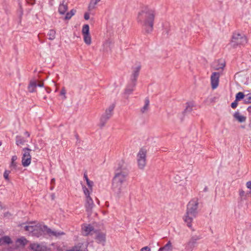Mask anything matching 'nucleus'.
I'll use <instances>...</instances> for the list:
<instances>
[{"instance_id":"nucleus-11","label":"nucleus","mask_w":251,"mask_h":251,"mask_svg":"<svg viewBox=\"0 0 251 251\" xmlns=\"http://www.w3.org/2000/svg\"><path fill=\"white\" fill-rule=\"evenodd\" d=\"M141 68V67L140 65H138L132 68V73L130 77V82L136 84V82L139 75Z\"/></svg>"},{"instance_id":"nucleus-4","label":"nucleus","mask_w":251,"mask_h":251,"mask_svg":"<svg viewBox=\"0 0 251 251\" xmlns=\"http://www.w3.org/2000/svg\"><path fill=\"white\" fill-rule=\"evenodd\" d=\"M25 229L37 237L41 236L43 232H47L50 236H54L57 237L59 235H63V232H57L52 231L50 229L48 228L46 226L37 225L35 226H25Z\"/></svg>"},{"instance_id":"nucleus-25","label":"nucleus","mask_w":251,"mask_h":251,"mask_svg":"<svg viewBox=\"0 0 251 251\" xmlns=\"http://www.w3.org/2000/svg\"><path fill=\"white\" fill-rule=\"evenodd\" d=\"M17 159V156L16 155H14L12 157L10 165V167L11 169H16L17 168V162H16Z\"/></svg>"},{"instance_id":"nucleus-16","label":"nucleus","mask_w":251,"mask_h":251,"mask_svg":"<svg viewBox=\"0 0 251 251\" xmlns=\"http://www.w3.org/2000/svg\"><path fill=\"white\" fill-rule=\"evenodd\" d=\"M234 118L238 122L242 123L246 122L247 118L246 116L242 115L239 111L235 112L233 115Z\"/></svg>"},{"instance_id":"nucleus-18","label":"nucleus","mask_w":251,"mask_h":251,"mask_svg":"<svg viewBox=\"0 0 251 251\" xmlns=\"http://www.w3.org/2000/svg\"><path fill=\"white\" fill-rule=\"evenodd\" d=\"M100 0H91L88 6L89 11H92L95 9L97 5Z\"/></svg>"},{"instance_id":"nucleus-2","label":"nucleus","mask_w":251,"mask_h":251,"mask_svg":"<svg viewBox=\"0 0 251 251\" xmlns=\"http://www.w3.org/2000/svg\"><path fill=\"white\" fill-rule=\"evenodd\" d=\"M127 175L126 171L122 170L116 173L112 179L111 189L114 195L118 198H121L124 195V183L126 181Z\"/></svg>"},{"instance_id":"nucleus-29","label":"nucleus","mask_w":251,"mask_h":251,"mask_svg":"<svg viewBox=\"0 0 251 251\" xmlns=\"http://www.w3.org/2000/svg\"><path fill=\"white\" fill-rule=\"evenodd\" d=\"M60 96L61 97V99L63 100H64L67 98L66 90L64 87H62L60 91Z\"/></svg>"},{"instance_id":"nucleus-27","label":"nucleus","mask_w":251,"mask_h":251,"mask_svg":"<svg viewBox=\"0 0 251 251\" xmlns=\"http://www.w3.org/2000/svg\"><path fill=\"white\" fill-rule=\"evenodd\" d=\"M82 34L85 35V34H90V30H89V26L88 25H84L82 29Z\"/></svg>"},{"instance_id":"nucleus-13","label":"nucleus","mask_w":251,"mask_h":251,"mask_svg":"<svg viewBox=\"0 0 251 251\" xmlns=\"http://www.w3.org/2000/svg\"><path fill=\"white\" fill-rule=\"evenodd\" d=\"M135 86L136 84L132 82H130V84L127 86L123 94L125 99L126 100L128 99L130 95L132 93Z\"/></svg>"},{"instance_id":"nucleus-30","label":"nucleus","mask_w":251,"mask_h":251,"mask_svg":"<svg viewBox=\"0 0 251 251\" xmlns=\"http://www.w3.org/2000/svg\"><path fill=\"white\" fill-rule=\"evenodd\" d=\"M245 95L242 92H238L236 95L235 97V100L236 101H239L241 100H243L245 99Z\"/></svg>"},{"instance_id":"nucleus-42","label":"nucleus","mask_w":251,"mask_h":251,"mask_svg":"<svg viewBox=\"0 0 251 251\" xmlns=\"http://www.w3.org/2000/svg\"><path fill=\"white\" fill-rule=\"evenodd\" d=\"M84 18L86 20H88L90 18L89 14L87 12L85 13L84 15Z\"/></svg>"},{"instance_id":"nucleus-1","label":"nucleus","mask_w":251,"mask_h":251,"mask_svg":"<svg viewBox=\"0 0 251 251\" xmlns=\"http://www.w3.org/2000/svg\"><path fill=\"white\" fill-rule=\"evenodd\" d=\"M155 15L154 9L145 7L138 13V22L142 24L146 31L149 32L152 29Z\"/></svg>"},{"instance_id":"nucleus-19","label":"nucleus","mask_w":251,"mask_h":251,"mask_svg":"<svg viewBox=\"0 0 251 251\" xmlns=\"http://www.w3.org/2000/svg\"><path fill=\"white\" fill-rule=\"evenodd\" d=\"M86 204L85 206L88 210H90L92 208L94 205V202L90 197V196H86Z\"/></svg>"},{"instance_id":"nucleus-26","label":"nucleus","mask_w":251,"mask_h":251,"mask_svg":"<svg viewBox=\"0 0 251 251\" xmlns=\"http://www.w3.org/2000/svg\"><path fill=\"white\" fill-rule=\"evenodd\" d=\"M195 106L194 103L192 102H189L186 103V106L185 109V112H191L193 108Z\"/></svg>"},{"instance_id":"nucleus-44","label":"nucleus","mask_w":251,"mask_h":251,"mask_svg":"<svg viewBox=\"0 0 251 251\" xmlns=\"http://www.w3.org/2000/svg\"><path fill=\"white\" fill-rule=\"evenodd\" d=\"M247 110H248V112L251 114V106H249Z\"/></svg>"},{"instance_id":"nucleus-34","label":"nucleus","mask_w":251,"mask_h":251,"mask_svg":"<svg viewBox=\"0 0 251 251\" xmlns=\"http://www.w3.org/2000/svg\"><path fill=\"white\" fill-rule=\"evenodd\" d=\"M244 102L247 103H251V93L245 95Z\"/></svg>"},{"instance_id":"nucleus-35","label":"nucleus","mask_w":251,"mask_h":251,"mask_svg":"<svg viewBox=\"0 0 251 251\" xmlns=\"http://www.w3.org/2000/svg\"><path fill=\"white\" fill-rule=\"evenodd\" d=\"M225 66V63L224 62H222L218 66H214L213 68L216 70H219L220 69L223 70Z\"/></svg>"},{"instance_id":"nucleus-22","label":"nucleus","mask_w":251,"mask_h":251,"mask_svg":"<svg viewBox=\"0 0 251 251\" xmlns=\"http://www.w3.org/2000/svg\"><path fill=\"white\" fill-rule=\"evenodd\" d=\"M83 40L84 43L87 45H90L92 43L91 36L90 34L83 35Z\"/></svg>"},{"instance_id":"nucleus-23","label":"nucleus","mask_w":251,"mask_h":251,"mask_svg":"<svg viewBox=\"0 0 251 251\" xmlns=\"http://www.w3.org/2000/svg\"><path fill=\"white\" fill-rule=\"evenodd\" d=\"M149 100L148 99H146L145 100L144 105L141 109V111L142 113H144L148 111L149 108Z\"/></svg>"},{"instance_id":"nucleus-28","label":"nucleus","mask_w":251,"mask_h":251,"mask_svg":"<svg viewBox=\"0 0 251 251\" xmlns=\"http://www.w3.org/2000/svg\"><path fill=\"white\" fill-rule=\"evenodd\" d=\"M56 32L54 30L51 29L48 32V36L49 40H52L55 37Z\"/></svg>"},{"instance_id":"nucleus-48","label":"nucleus","mask_w":251,"mask_h":251,"mask_svg":"<svg viewBox=\"0 0 251 251\" xmlns=\"http://www.w3.org/2000/svg\"><path fill=\"white\" fill-rule=\"evenodd\" d=\"M55 181V179L54 178H52L51 179V182H54Z\"/></svg>"},{"instance_id":"nucleus-43","label":"nucleus","mask_w":251,"mask_h":251,"mask_svg":"<svg viewBox=\"0 0 251 251\" xmlns=\"http://www.w3.org/2000/svg\"><path fill=\"white\" fill-rule=\"evenodd\" d=\"M246 186L248 188L251 189V181H249L246 183Z\"/></svg>"},{"instance_id":"nucleus-17","label":"nucleus","mask_w":251,"mask_h":251,"mask_svg":"<svg viewBox=\"0 0 251 251\" xmlns=\"http://www.w3.org/2000/svg\"><path fill=\"white\" fill-rule=\"evenodd\" d=\"M27 243V240L24 237L18 239L16 242V245L18 248L24 247Z\"/></svg>"},{"instance_id":"nucleus-14","label":"nucleus","mask_w":251,"mask_h":251,"mask_svg":"<svg viewBox=\"0 0 251 251\" xmlns=\"http://www.w3.org/2000/svg\"><path fill=\"white\" fill-rule=\"evenodd\" d=\"M30 248L33 251H46L47 250L46 246L38 243L31 244Z\"/></svg>"},{"instance_id":"nucleus-7","label":"nucleus","mask_w":251,"mask_h":251,"mask_svg":"<svg viewBox=\"0 0 251 251\" xmlns=\"http://www.w3.org/2000/svg\"><path fill=\"white\" fill-rule=\"evenodd\" d=\"M246 43L247 39L245 36L239 33H234L230 42V45L235 48L238 45H243Z\"/></svg>"},{"instance_id":"nucleus-36","label":"nucleus","mask_w":251,"mask_h":251,"mask_svg":"<svg viewBox=\"0 0 251 251\" xmlns=\"http://www.w3.org/2000/svg\"><path fill=\"white\" fill-rule=\"evenodd\" d=\"M83 191L85 197L90 196V194L92 192L89 188L88 189L85 186L83 187Z\"/></svg>"},{"instance_id":"nucleus-5","label":"nucleus","mask_w":251,"mask_h":251,"mask_svg":"<svg viewBox=\"0 0 251 251\" xmlns=\"http://www.w3.org/2000/svg\"><path fill=\"white\" fill-rule=\"evenodd\" d=\"M114 108L115 105L112 104L105 109L104 112L100 116L99 120L98 126L100 128H101L105 126L108 120L112 116Z\"/></svg>"},{"instance_id":"nucleus-39","label":"nucleus","mask_w":251,"mask_h":251,"mask_svg":"<svg viewBox=\"0 0 251 251\" xmlns=\"http://www.w3.org/2000/svg\"><path fill=\"white\" fill-rule=\"evenodd\" d=\"M238 105V101H236L235 100L234 102H233L231 104V107L232 108H235Z\"/></svg>"},{"instance_id":"nucleus-24","label":"nucleus","mask_w":251,"mask_h":251,"mask_svg":"<svg viewBox=\"0 0 251 251\" xmlns=\"http://www.w3.org/2000/svg\"><path fill=\"white\" fill-rule=\"evenodd\" d=\"M200 239V237L199 236L195 235L192 237L187 244L188 246H193Z\"/></svg>"},{"instance_id":"nucleus-3","label":"nucleus","mask_w":251,"mask_h":251,"mask_svg":"<svg viewBox=\"0 0 251 251\" xmlns=\"http://www.w3.org/2000/svg\"><path fill=\"white\" fill-rule=\"evenodd\" d=\"M198 204L197 199H193L189 201L187 205L186 213L183 219L187 226L190 228L192 226L193 220L197 214Z\"/></svg>"},{"instance_id":"nucleus-46","label":"nucleus","mask_w":251,"mask_h":251,"mask_svg":"<svg viewBox=\"0 0 251 251\" xmlns=\"http://www.w3.org/2000/svg\"><path fill=\"white\" fill-rule=\"evenodd\" d=\"M84 177L85 178L86 181L87 180V178H88V177H87V175H86V174L84 175Z\"/></svg>"},{"instance_id":"nucleus-32","label":"nucleus","mask_w":251,"mask_h":251,"mask_svg":"<svg viewBox=\"0 0 251 251\" xmlns=\"http://www.w3.org/2000/svg\"><path fill=\"white\" fill-rule=\"evenodd\" d=\"M16 144L18 146H20V145H24V143H25V141L21 137L17 136L16 137Z\"/></svg>"},{"instance_id":"nucleus-33","label":"nucleus","mask_w":251,"mask_h":251,"mask_svg":"<svg viewBox=\"0 0 251 251\" xmlns=\"http://www.w3.org/2000/svg\"><path fill=\"white\" fill-rule=\"evenodd\" d=\"M2 240L3 244H10L12 243L10 238L7 236L2 237Z\"/></svg>"},{"instance_id":"nucleus-31","label":"nucleus","mask_w":251,"mask_h":251,"mask_svg":"<svg viewBox=\"0 0 251 251\" xmlns=\"http://www.w3.org/2000/svg\"><path fill=\"white\" fill-rule=\"evenodd\" d=\"M76 11L74 9H72L71 10V11L70 12H68L66 15V16L65 17V20H69L71 18V17L75 15V13Z\"/></svg>"},{"instance_id":"nucleus-21","label":"nucleus","mask_w":251,"mask_h":251,"mask_svg":"<svg viewBox=\"0 0 251 251\" xmlns=\"http://www.w3.org/2000/svg\"><path fill=\"white\" fill-rule=\"evenodd\" d=\"M68 9L67 4H64V2L60 4L58 7V11L60 14H64Z\"/></svg>"},{"instance_id":"nucleus-10","label":"nucleus","mask_w":251,"mask_h":251,"mask_svg":"<svg viewBox=\"0 0 251 251\" xmlns=\"http://www.w3.org/2000/svg\"><path fill=\"white\" fill-rule=\"evenodd\" d=\"M220 75L221 74L219 72H213L212 73L210 77V82L212 89H215L218 87Z\"/></svg>"},{"instance_id":"nucleus-12","label":"nucleus","mask_w":251,"mask_h":251,"mask_svg":"<svg viewBox=\"0 0 251 251\" xmlns=\"http://www.w3.org/2000/svg\"><path fill=\"white\" fill-rule=\"evenodd\" d=\"M82 233L84 236L92 234L94 228L92 226L88 224H84L82 226Z\"/></svg>"},{"instance_id":"nucleus-47","label":"nucleus","mask_w":251,"mask_h":251,"mask_svg":"<svg viewBox=\"0 0 251 251\" xmlns=\"http://www.w3.org/2000/svg\"><path fill=\"white\" fill-rule=\"evenodd\" d=\"M25 134L28 137L29 136V133L27 131L25 132Z\"/></svg>"},{"instance_id":"nucleus-40","label":"nucleus","mask_w":251,"mask_h":251,"mask_svg":"<svg viewBox=\"0 0 251 251\" xmlns=\"http://www.w3.org/2000/svg\"><path fill=\"white\" fill-rule=\"evenodd\" d=\"M140 251H151V249L149 247L146 246L142 248Z\"/></svg>"},{"instance_id":"nucleus-8","label":"nucleus","mask_w":251,"mask_h":251,"mask_svg":"<svg viewBox=\"0 0 251 251\" xmlns=\"http://www.w3.org/2000/svg\"><path fill=\"white\" fill-rule=\"evenodd\" d=\"M30 151L31 150L27 148L23 149L22 164L24 167H27L31 163V156L30 154Z\"/></svg>"},{"instance_id":"nucleus-15","label":"nucleus","mask_w":251,"mask_h":251,"mask_svg":"<svg viewBox=\"0 0 251 251\" xmlns=\"http://www.w3.org/2000/svg\"><path fill=\"white\" fill-rule=\"evenodd\" d=\"M96 240L98 243L104 245L106 241L105 233L102 232H98L97 234Z\"/></svg>"},{"instance_id":"nucleus-20","label":"nucleus","mask_w":251,"mask_h":251,"mask_svg":"<svg viewBox=\"0 0 251 251\" xmlns=\"http://www.w3.org/2000/svg\"><path fill=\"white\" fill-rule=\"evenodd\" d=\"M172 250L173 246L170 241H169L164 247L159 249V251H172Z\"/></svg>"},{"instance_id":"nucleus-38","label":"nucleus","mask_w":251,"mask_h":251,"mask_svg":"<svg viewBox=\"0 0 251 251\" xmlns=\"http://www.w3.org/2000/svg\"><path fill=\"white\" fill-rule=\"evenodd\" d=\"M10 173V171H8V170H6L4 174H3V177L7 181H8L9 179V177H8V176L9 175V174Z\"/></svg>"},{"instance_id":"nucleus-37","label":"nucleus","mask_w":251,"mask_h":251,"mask_svg":"<svg viewBox=\"0 0 251 251\" xmlns=\"http://www.w3.org/2000/svg\"><path fill=\"white\" fill-rule=\"evenodd\" d=\"M87 184L90 189L91 191H92L93 186V182L92 181H90L88 178H87V180L86 181Z\"/></svg>"},{"instance_id":"nucleus-50","label":"nucleus","mask_w":251,"mask_h":251,"mask_svg":"<svg viewBox=\"0 0 251 251\" xmlns=\"http://www.w3.org/2000/svg\"><path fill=\"white\" fill-rule=\"evenodd\" d=\"M1 143L0 142V146H1Z\"/></svg>"},{"instance_id":"nucleus-6","label":"nucleus","mask_w":251,"mask_h":251,"mask_svg":"<svg viewBox=\"0 0 251 251\" xmlns=\"http://www.w3.org/2000/svg\"><path fill=\"white\" fill-rule=\"evenodd\" d=\"M148 150L145 148H142L137 153L136 161L139 169L143 170L147 165Z\"/></svg>"},{"instance_id":"nucleus-9","label":"nucleus","mask_w":251,"mask_h":251,"mask_svg":"<svg viewBox=\"0 0 251 251\" xmlns=\"http://www.w3.org/2000/svg\"><path fill=\"white\" fill-rule=\"evenodd\" d=\"M37 86L41 87H43V81L35 79L31 80L27 87L28 91L30 93H33L36 91V88Z\"/></svg>"},{"instance_id":"nucleus-49","label":"nucleus","mask_w":251,"mask_h":251,"mask_svg":"<svg viewBox=\"0 0 251 251\" xmlns=\"http://www.w3.org/2000/svg\"><path fill=\"white\" fill-rule=\"evenodd\" d=\"M36 232H37V233H39V230H38V231H36Z\"/></svg>"},{"instance_id":"nucleus-45","label":"nucleus","mask_w":251,"mask_h":251,"mask_svg":"<svg viewBox=\"0 0 251 251\" xmlns=\"http://www.w3.org/2000/svg\"><path fill=\"white\" fill-rule=\"evenodd\" d=\"M3 245L2 238H0V246Z\"/></svg>"},{"instance_id":"nucleus-41","label":"nucleus","mask_w":251,"mask_h":251,"mask_svg":"<svg viewBox=\"0 0 251 251\" xmlns=\"http://www.w3.org/2000/svg\"><path fill=\"white\" fill-rule=\"evenodd\" d=\"M239 195L241 197H243L245 196V191L243 190H239Z\"/></svg>"}]
</instances>
